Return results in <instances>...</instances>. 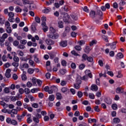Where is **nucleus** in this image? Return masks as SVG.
Instances as JSON below:
<instances>
[{"instance_id":"28","label":"nucleus","mask_w":126,"mask_h":126,"mask_svg":"<svg viewBox=\"0 0 126 126\" xmlns=\"http://www.w3.org/2000/svg\"><path fill=\"white\" fill-rule=\"evenodd\" d=\"M13 61L14 62H15V63H18V62H19V58L14 55L13 57Z\"/></svg>"},{"instance_id":"30","label":"nucleus","mask_w":126,"mask_h":126,"mask_svg":"<svg viewBox=\"0 0 126 126\" xmlns=\"http://www.w3.org/2000/svg\"><path fill=\"white\" fill-rule=\"evenodd\" d=\"M71 53L72 55H74V56H75V57H77L78 56L79 57H80V55L77 54V53H76L75 50L72 51Z\"/></svg>"},{"instance_id":"46","label":"nucleus","mask_w":126,"mask_h":126,"mask_svg":"<svg viewBox=\"0 0 126 126\" xmlns=\"http://www.w3.org/2000/svg\"><path fill=\"white\" fill-rule=\"evenodd\" d=\"M61 90L63 93H65V92H66L68 90V89H67V88L64 87V88H63Z\"/></svg>"},{"instance_id":"27","label":"nucleus","mask_w":126,"mask_h":126,"mask_svg":"<svg viewBox=\"0 0 126 126\" xmlns=\"http://www.w3.org/2000/svg\"><path fill=\"white\" fill-rule=\"evenodd\" d=\"M8 15L9 16V18L14 17V13L12 12H9L8 14Z\"/></svg>"},{"instance_id":"8","label":"nucleus","mask_w":126,"mask_h":126,"mask_svg":"<svg viewBox=\"0 0 126 126\" xmlns=\"http://www.w3.org/2000/svg\"><path fill=\"white\" fill-rule=\"evenodd\" d=\"M104 101L108 105H110V104H112V99L109 97H106L104 99Z\"/></svg>"},{"instance_id":"43","label":"nucleus","mask_w":126,"mask_h":126,"mask_svg":"<svg viewBox=\"0 0 126 126\" xmlns=\"http://www.w3.org/2000/svg\"><path fill=\"white\" fill-rule=\"evenodd\" d=\"M13 44L15 46V47H17V46H18V45H19V41H18L17 40H15L13 42Z\"/></svg>"},{"instance_id":"3","label":"nucleus","mask_w":126,"mask_h":126,"mask_svg":"<svg viewBox=\"0 0 126 126\" xmlns=\"http://www.w3.org/2000/svg\"><path fill=\"white\" fill-rule=\"evenodd\" d=\"M57 90H58L57 87L55 86H51L50 88V90L48 92V93L49 94H53V92H54V91H57Z\"/></svg>"},{"instance_id":"19","label":"nucleus","mask_w":126,"mask_h":126,"mask_svg":"<svg viewBox=\"0 0 126 126\" xmlns=\"http://www.w3.org/2000/svg\"><path fill=\"white\" fill-rule=\"evenodd\" d=\"M117 56L118 58H119V59L117 58L118 60H120V59H123V58H124V55L122 53H118Z\"/></svg>"},{"instance_id":"15","label":"nucleus","mask_w":126,"mask_h":126,"mask_svg":"<svg viewBox=\"0 0 126 126\" xmlns=\"http://www.w3.org/2000/svg\"><path fill=\"white\" fill-rule=\"evenodd\" d=\"M57 100H62L63 99V96H62V94L58 93L56 94Z\"/></svg>"},{"instance_id":"55","label":"nucleus","mask_w":126,"mask_h":126,"mask_svg":"<svg viewBox=\"0 0 126 126\" xmlns=\"http://www.w3.org/2000/svg\"><path fill=\"white\" fill-rule=\"evenodd\" d=\"M11 124L12 125H14V126H16V125H17V121L15 120H12V121L11 122Z\"/></svg>"},{"instance_id":"2","label":"nucleus","mask_w":126,"mask_h":126,"mask_svg":"<svg viewBox=\"0 0 126 126\" xmlns=\"http://www.w3.org/2000/svg\"><path fill=\"white\" fill-rule=\"evenodd\" d=\"M69 20V15L67 13H63V20L64 22H68V20Z\"/></svg>"},{"instance_id":"34","label":"nucleus","mask_w":126,"mask_h":126,"mask_svg":"<svg viewBox=\"0 0 126 126\" xmlns=\"http://www.w3.org/2000/svg\"><path fill=\"white\" fill-rule=\"evenodd\" d=\"M77 96L79 98H81L83 96V93L81 91H78L77 93Z\"/></svg>"},{"instance_id":"48","label":"nucleus","mask_w":126,"mask_h":126,"mask_svg":"<svg viewBox=\"0 0 126 126\" xmlns=\"http://www.w3.org/2000/svg\"><path fill=\"white\" fill-rule=\"evenodd\" d=\"M77 34V33H76L74 32H72L71 33V37H73L74 38H75V37H76V35Z\"/></svg>"},{"instance_id":"31","label":"nucleus","mask_w":126,"mask_h":126,"mask_svg":"<svg viewBox=\"0 0 126 126\" xmlns=\"http://www.w3.org/2000/svg\"><path fill=\"white\" fill-rule=\"evenodd\" d=\"M33 121L34 122V123H36V124H39V122H40V120H39V118H36L35 117H33Z\"/></svg>"},{"instance_id":"60","label":"nucleus","mask_w":126,"mask_h":126,"mask_svg":"<svg viewBox=\"0 0 126 126\" xmlns=\"http://www.w3.org/2000/svg\"><path fill=\"white\" fill-rule=\"evenodd\" d=\"M20 43L21 44H22L23 45H26L27 43V40H20Z\"/></svg>"},{"instance_id":"13","label":"nucleus","mask_w":126,"mask_h":126,"mask_svg":"<svg viewBox=\"0 0 126 126\" xmlns=\"http://www.w3.org/2000/svg\"><path fill=\"white\" fill-rule=\"evenodd\" d=\"M95 15H96V12L94 10H91L90 13V16L92 18H95Z\"/></svg>"},{"instance_id":"52","label":"nucleus","mask_w":126,"mask_h":126,"mask_svg":"<svg viewBox=\"0 0 126 126\" xmlns=\"http://www.w3.org/2000/svg\"><path fill=\"white\" fill-rule=\"evenodd\" d=\"M91 51V49H90V47L89 46H87L86 47V49H85V52L86 53H87L88 52H90Z\"/></svg>"},{"instance_id":"59","label":"nucleus","mask_w":126,"mask_h":126,"mask_svg":"<svg viewBox=\"0 0 126 126\" xmlns=\"http://www.w3.org/2000/svg\"><path fill=\"white\" fill-rule=\"evenodd\" d=\"M69 31H70V28L67 27L65 29V32L66 33H69Z\"/></svg>"},{"instance_id":"42","label":"nucleus","mask_w":126,"mask_h":126,"mask_svg":"<svg viewBox=\"0 0 126 126\" xmlns=\"http://www.w3.org/2000/svg\"><path fill=\"white\" fill-rule=\"evenodd\" d=\"M34 19L37 23H40L41 22V19L39 17H35Z\"/></svg>"},{"instance_id":"32","label":"nucleus","mask_w":126,"mask_h":126,"mask_svg":"<svg viewBox=\"0 0 126 126\" xmlns=\"http://www.w3.org/2000/svg\"><path fill=\"white\" fill-rule=\"evenodd\" d=\"M7 33H8V34H10L12 31H11V28L10 27H7V29L6 30Z\"/></svg>"},{"instance_id":"16","label":"nucleus","mask_w":126,"mask_h":126,"mask_svg":"<svg viewBox=\"0 0 126 126\" xmlns=\"http://www.w3.org/2000/svg\"><path fill=\"white\" fill-rule=\"evenodd\" d=\"M58 26L59 28H63V22L60 21L58 22Z\"/></svg>"},{"instance_id":"12","label":"nucleus","mask_w":126,"mask_h":126,"mask_svg":"<svg viewBox=\"0 0 126 126\" xmlns=\"http://www.w3.org/2000/svg\"><path fill=\"white\" fill-rule=\"evenodd\" d=\"M91 90L93 91H97L98 90V87L96 85H92L91 87Z\"/></svg>"},{"instance_id":"11","label":"nucleus","mask_w":126,"mask_h":126,"mask_svg":"<svg viewBox=\"0 0 126 126\" xmlns=\"http://www.w3.org/2000/svg\"><path fill=\"white\" fill-rule=\"evenodd\" d=\"M60 46H61V47H66V46H67V41H66V40L65 41H62L60 42Z\"/></svg>"},{"instance_id":"62","label":"nucleus","mask_w":126,"mask_h":126,"mask_svg":"<svg viewBox=\"0 0 126 126\" xmlns=\"http://www.w3.org/2000/svg\"><path fill=\"white\" fill-rule=\"evenodd\" d=\"M61 85H62V86L66 85V82H65L64 80H62L61 83Z\"/></svg>"},{"instance_id":"17","label":"nucleus","mask_w":126,"mask_h":126,"mask_svg":"<svg viewBox=\"0 0 126 126\" xmlns=\"http://www.w3.org/2000/svg\"><path fill=\"white\" fill-rule=\"evenodd\" d=\"M96 122H97V120H96V119L90 118L88 120V123L89 124H91L92 123H96Z\"/></svg>"},{"instance_id":"61","label":"nucleus","mask_w":126,"mask_h":126,"mask_svg":"<svg viewBox=\"0 0 126 126\" xmlns=\"http://www.w3.org/2000/svg\"><path fill=\"white\" fill-rule=\"evenodd\" d=\"M4 92L6 94L9 93V88L6 87L4 89Z\"/></svg>"},{"instance_id":"23","label":"nucleus","mask_w":126,"mask_h":126,"mask_svg":"<svg viewBox=\"0 0 126 126\" xmlns=\"http://www.w3.org/2000/svg\"><path fill=\"white\" fill-rule=\"evenodd\" d=\"M120 122H121V120L118 118H115L113 119V123H114V124H119Z\"/></svg>"},{"instance_id":"7","label":"nucleus","mask_w":126,"mask_h":126,"mask_svg":"<svg viewBox=\"0 0 126 126\" xmlns=\"http://www.w3.org/2000/svg\"><path fill=\"white\" fill-rule=\"evenodd\" d=\"M29 64L27 63H24L22 65H20V68H21L23 71L24 70V69L23 68H29Z\"/></svg>"},{"instance_id":"29","label":"nucleus","mask_w":126,"mask_h":126,"mask_svg":"<svg viewBox=\"0 0 126 126\" xmlns=\"http://www.w3.org/2000/svg\"><path fill=\"white\" fill-rule=\"evenodd\" d=\"M60 72L61 74L63 75V74L66 73V70H65V69H62L60 70Z\"/></svg>"},{"instance_id":"36","label":"nucleus","mask_w":126,"mask_h":126,"mask_svg":"<svg viewBox=\"0 0 126 126\" xmlns=\"http://www.w3.org/2000/svg\"><path fill=\"white\" fill-rule=\"evenodd\" d=\"M49 99L50 101H54L55 100V95L54 94L49 95Z\"/></svg>"},{"instance_id":"56","label":"nucleus","mask_w":126,"mask_h":126,"mask_svg":"<svg viewBox=\"0 0 126 126\" xmlns=\"http://www.w3.org/2000/svg\"><path fill=\"white\" fill-rule=\"evenodd\" d=\"M11 112H12V113H13V114L14 115H17L18 111L17 109H13Z\"/></svg>"},{"instance_id":"6","label":"nucleus","mask_w":126,"mask_h":126,"mask_svg":"<svg viewBox=\"0 0 126 126\" xmlns=\"http://www.w3.org/2000/svg\"><path fill=\"white\" fill-rule=\"evenodd\" d=\"M117 43H118V41L113 42L112 43H111L110 48L111 50H115L117 48Z\"/></svg>"},{"instance_id":"53","label":"nucleus","mask_w":126,"mask_h":126,"mask_svg":"<svg viewBox=\"0 0 126 126\" xmlns=\"http://www.w3.org/2000/svg\"><path fill=\"white\" fill-rule=\"evenodd\" d=\"M61 63L63 66H66V61L65 60H63Z\"/></svg>"},{"instance_id":"39","label":"nucleus","mask_w":126,"mask_h":126,"mask_svg":"<svg viewBox=\"0 0 126 126\" xmlns=\"http://www.w3.org/2000/svg\"><path fill=\"white\" fill-rule=\"evenodd\" d=\"M97 43V41H96V40H92L91 42H90V47H92L93 46V45L96 44V43Z\"/></svg>"},{"instance_id":"21","label":"nucleus","mask_w":126,"mask_h":126,"mask_svg":"<svg viewBox=\"0 0 126 126\" xmlns=\"http://www.w3.org/2000/svg\"><path fill=\"white\" fill-rule=\"evenodd\" d=\"M33 57L34 59V62L37 63H40V60H39V58H37V55H33Z\"/></svg>"},{"instance_id":"18","label":"nucleus","mask_w":126,"mask_h":126,"mask_svg":"<svg viewBox=\"0 0 126 126\" xmlns=\"http://www.w3.org/2000/svg\"><path fill=\"white\" fill-rule=\"evenodd\" d=\"M32 82L34 86H37V79L35 77H33Z\"/></svg>"},{"instance_id":"33","label":"nucleus","mask_w":126,"mask_h":126,"mask_svg":"<svg viewBox=\"0 0 126 126\" xmlns=\"http://www.w3.org/2000/svg\"><path fill=\"white\" fill-rule=\"evenodd\" d=\"M11 100L12 101V102H15V101H16V100H18V98H16V96H11L10 97Z\"/></svg>"},{"instance_id":"49","label":"nucleus","mask_w":126,"mask_h":126,"mask_svg":"<svg viewBox=\"0 0 126 126\" xmlns=\"http://www.w3.org/2000/svg\"><path fill=\"white\" fill-rule=\"evenodd\" d=\"M22 80H24V81H25V80H26V79H27V77L26 76V75L22 74Z\"/></svg>"},{"instance_id":"57","label":"nucleus","mask_w":126,"mask_h":126,"mask_svg":"<svg viewBox=\"0 0 126 126\" xmlns=\"http://www.w3.org/2000/svg\"><path fill=\"white\" fill-rule=\"evenodd\" d=\"M50 120V117L48 116H45L44 117V120L45 122H48Z\"/></svg>"},{"instance_id":"4","label":"nucleus","mask_w":126,"mask_h":126,"mask_svg":"<svg viewBox=\"0 0 126 126\" xmlns=\"http://www.w3.org/2000/svg\"><path fill=\"white\" fill-rule=\"evenodd\" d=\"M49 55L50 56V58L51 60H54V58H55V57H56V56L57 55V52L52 51V52L49 53Z\"/></svg>"},{"instance_id":"38","label":"nucleus","mask_w":126,"mask_h":126,"mask_svg":"<svg viewBox=\"0 0 126 126\" xmlns=\"http://www.w3.org/2000/svg\"><path fill=\"white\" fill-rule=\"evenodd\" d=\"M118 73V75H117L116 77H117V78H122V77H123V74H122L121 71H119Z\"/></svg>"},{"instance_id":"1","label":"nucleus","mask_w":126,"mask_h":126,"mask_svg":"<svg viewBox=\"0 0 126 126\" xmlns=\"http://www.w3.org/2000/svg\"><path fill=\"white\" fill-rule=\"evenodd\" d=\"M50 31L51 32L49 34V38L53 39V40H56V39L59 38V34L58 33L55 34L56 33V30L53 27H50Z\"/></svg>"},{"instance_id":"26","label":"nucleus","mask_w":126,"mask_h":126,"mask_svg":"<svg viewBox=\"0 0 126 126\" xmlns=\"http://www.w3.org/2000/svg\"><path fill=\"white\" fill-rule=\"evenodd\" d=\"M35 24H32L31 26V29L32 31H33V32H35L37 30L36 29V27L35 26Z\"/></svg>"},{"instance_id":"35","label":"nucleus","mask_w":126,"mask_h":126,"mask_svg":"<svg viewBox=\"0 0 126 126\" xmlns=\"http://www.w3.org/2000/svg\"><path fill=\"white\" fill-rule=\"evenodd\" d=\"M15 11L17 13L21 12V11H22V9H21L19 6H17L15 9Z\"/></svg>"},{"instance_id":"25","label":"nucleus","mask_w":126,"mask_h":126,"mask_svg":"<svg viewBox=\"0 0 126 126\" xmlns=\"http://www.w3.org/2000/svg\"><path fill=\"white\" fill-rule=\"evenodd\" d=\"M12 65L14 66L15 68H17V67H18V66H19V63H18V62H14L12 63Z\"/></svg>"},{"instance_id":"20","label":"nucleus","mask_w":126,"mask_h":126,"mask_svg":"<svg viewBox=\"0 0 126 126\" xmlns=\"http://www.w3.org/2000/svg\"><path fill=\"white\" fill-rule=\"evenodd\" d=\"M80 76H79L77 77L76 81L77 83L76 84H78L79 85H80L81 84V80H80Z\"/></svg>"},{"instance_id":"14","label":"nucleus","mask_w":126,"mask_h":126,"mask_svg":"<svg viewBox=\"0 0 126 126\" xmlns=\"http://www.w3.org/2000/svg\"><path fill=\"white\" fill-rule=\"evenodd\" d=\"M87 61H88V62L89 63H92L91 65H93V63H94L93 58H92L91 56L88 57Z\"/></svg>"},{"instance_id":"40","label":"nucleus","mask_w":126,"mask_h":126,"mask_svg":"<svg viewBox=\"0 0 126 126\" xmlns=\"http://www.w3.org/2000/svg\"><path fill=\"white\" fill-rule=\"evenodd\" d=\"M24 92H25V93L27 94H29V93H30V89H29V88H25Z\"/></svg>"},{"instance_id":"44","label":"nucleus","mask_w":126,"mask_h":126,"mask_svg":"<svg viewBox=\"0 0 126 126\" xmlns=\"http://www.w3.org/2000/svg\"><path fill=\"white\" fill-rule=\"evenodd\" d=\"M112 108L113 110H117L118 109V105L117 104H113L112 105Z\"/></svg>"},{"instance_id":"41","label":"nucleus","mask_w":126,"mask_h":126,"mask_svg":"<svg viewBox=\"0 0 126 126\" xmlns=\"http://www.w3.org/2000/svg\"><path fill=\"white\" fill-rule=\"evenodd\" d=\"M84 67H85V64L84 63H82L79 66V69H80L81 70H82V69H83V68H84Z\"/></svg>"},{"instance_id":"50","label":"nucleus","mask_w":126,"mask_h":126,"mask_svg":"<svg viewBox=\"0 0 126 126\" xmlns=\"http://www.w3.org/2000/svg\"><path fill=\"white\" fill-rule=\"evenodd\" d=\"M28 98H29V99H31V101H34V97L30 94L28 95L27 96Z\"/></svg>"},{"instance_id":"10","label":"nucleus","mask_w":126,"mask_h":126,"mask_svg":"<svg viewBox=\"0 0 126 126\" xmlns=\"http://www.w3.org/2000/svg\"><path fill=\"white\" fill-rule=\"evenodd\" d=\"M124 89L122 88L121 87H118L116 90V92L118 94L124 93Z\"/></svg>"},{"instance_id":"5","label":"nucleus","mask_w":126,"mask_h":126,"mask_svg":"<svg viewBox=\"0 0 126 126\" xmlns=\"http://www.w3.org/2000/svg\"><path fill=\"white\" fill-rule=\"evenodd\" d=\"M96 15H99V16H100V17H99V19H103V18L102 17L103 16V12H102V11L100 10H97Z\"/></svg>"},{"instance_id":"47","label":"nucleus","mask_w":126,"mask_h":126,"mask_svg":"<svg viewBox=\"0 0 126 126\" xmlns=\"http://www.w3.org/2000/svg\"><path fill=\"white\" fill-rule=\"evenodd\" d=\"M75 49L77 51H81V47L79 45H77L75 46Z\"/></svg>"},{"instance_id":"22","label":"nucleus","mask_w":126,"mask_h":126,"mask_svg":"<svg viewBox=\"0 0 126 126\" xmlns=\"http://www.w3.org/2000/svg\"><path fill=\"white\" fill-rule=\"evenodd\" d=\"M24 4H33V2L30 3V1L28 0H23Z\"/></svg>"},{"instance_id":"45","label":"nucleus","mask_w":126,"mask_h":126,"mask_svg":"<svg viewBox=\"0 0 126 126\" xmlns=\"http://www.w3.org/2000/svg\"><path fill=\"white\" fill-rule=\"evenodd\" d=\"M12 78L14 79V80H17V79H18V76H17L16 74H13Z\"/></svg>"},{"instance_id":"58","label":"nucleus","mask_w":126,"mask_h":126,"mask_svg":"<svg viewBox=\"0 0 126 126\" xmlns=\"http://www.w3.org/2000/svg\"><path fill=\"white\" fill-rule=\"evenodd\" d=\"M89 96L90 99H94L95 98V95H94V94H90Z\"/></svg>"},{"instance_id":"24","label":"nucleus","mask_w":126,"mask_h":126,"mask_svg":"<svg viewBox=\"0 0 126 126\" xmlns=\"http://www.w3.org/2000/svg\"><path fill=\"white\" fill-rule=\"evenodd\" d=\"M33 72H34V69L32 68H30L28 69V73H29V74H33Z\"/></svg>"},{"instance_id":"54","label":"nucleus","mask_w":126,"mask_h":126,"mask_svg":"<svg viewBox=\"0 0 126 126\" xmlns=\"http://www.w3.org/2000/svg\"><path fill=\"white\" fill-rule=\"evenodd\" d=\"M71 67L73 68V69H75V68H76V65L75 64V63H72L71 64Z\"/></svg>"},{"instance_id":"63","label":"nucleus","mask_w":126,"mask_h":126,"mask_svg":"<svg viewBox=\"0 0 126 126\" xmlns=\"http://www.w3.org/2000/svg\"><path fill=\"white\" fill-rule=\"evenodd\" d=\"M19 49H21V50H23V49H25V46L21 44L18 46Z\"/></svg>"},{"instance_id":"9","label":"nucleus","mask_w":126,"mask_h":126,"mask_svg":"<svg viewBox=\"0 0 126 126\" xmlns=\"http://www.w3.org/2000/svg\"><path fill=\"white\" fill-rule=\"evenodd\" d=\"M70 16L72 18V19H73V20L76 21L77 20V19H78V18L77 17V15H76V14L75 13H72V14H71Z\"/></svg>"},{"instance_id":"51","label":"nucleus","mask_w":126,"mask_h":126,"mask_svg":"<svg viewBox=\"0 0 126 126\" xmlns=\"http://www.w3.org/2000/svg\"><path fill=\"white\" fill-rule=\"evenodd\" d=\"M94 111L95 112H100V109H99V106L98 105L95 106V107L94 108Z\"/></svg>"},{"instance_id":"37","label":"nucleus","mask_w":126,"mask_h":126,"mask_svg":"<svg viewBox=\"0 0 126 126\" xmlns=\"http://www.w3.org/2000/svg\"><path fill=\"white\" fill-rule=\"evenodd\" d=\"M82 58L84 60V61H87V59H88V56H87V55L84 54L82 55Z\"/></svg>"},{"instance_id":"64","label":"nucleus","mask_w":126,"mask_h":126,"mask_svg":"<svg viewBox=\"0 0 126 126\" xmlns=\"http://www.w3.org/2000/svg\"><path fill=\"white\" fill-rule=\"evenodd\" d=\"M16 105H17L19 107H21V106H22V102L19 100L17 101L16 102Z\"/></svg>"}]
</instances>
